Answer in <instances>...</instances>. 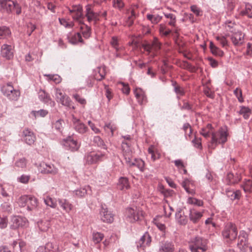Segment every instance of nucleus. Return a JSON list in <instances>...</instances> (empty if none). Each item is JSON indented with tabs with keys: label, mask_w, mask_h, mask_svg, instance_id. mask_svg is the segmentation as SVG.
I'll list each match as a JSON object with an SVG mask.
<instances>
[{
	"label": "nucleus",
	"mask_w": 252,
	"mask_h": 252,
	"mask_svg": "<svg viewBox=\"0 0 252 252\" xmlns=\"http://www.w3.org/2000/svg\"><path fill=\"white\" fill-rule=\"evenodd\" d=\"M1 10L7 14L15 13L19 15L22 13V7L16 0H0Z\"/></svg>",
	"instance_id": "f257e3e1"
},
{
	"label": "nucleus",
	"mask_w": 252,
	"mask_h": 252,
	"mask_svg": "<svg viewBox=\"0 0 252 252\" xmlns=\"http://www.w3.org/2000/svg\"><path fill=\"white\" fill-rule=\"evenodd\" d=\"M228 134L227 130L223 127H220L217 131L212 132L209 147L214 149L218 144H224L227 141Z\"/></svg>",
	"instance_id": "f03ea898"
},
{
	"label": "nucleus",
	"mask_w": 252,
	"mask_h": 252,
	"mask_svg": "<svg viewBox=\"0 0 252 252\" xmlns=\"http://www.w3.org/2000/svg\"><path fill=\"white\" fill-rule=\"evenodd\" d=\"M207 239L197 236L190 242L189 248L191 252H205L207 250Z\"/></svg>",
	"instance_id": "7ed1b4c3"
},
{
	"label": "nucleus",
	"mask_w": 252,
	"mask_h": 252,
	"mask_svg": "<svg viewBox=\"0 0 252 252\" xmlns=\"http://www.w3.org/2000/svg\"><path fill=\"white\" fill-rule=\"evenodd\" d=\"M221 234L224 239H229L231 241L235 240L238 235V229L236 225L231 222L226 223Z\"/></svg>",
	"instance_id": "20e7f679"
},
{
	"label": "nucleus",
	"mask_w": 252,
	"mask_h": 252,
	"mask_svg": "<svg viewBox=\"0 0 252 252\" xmlns=\"http://www.w3.org/2000/svg\"><path fill=\"white\" fill-rule=\"evenodd\" d=\"M142 216V211L137 207L127 208L125 212L126 220L130 222H134L138 220Z\"/></svg>",
	"instance_id": "39448f33"
},
{
	"label": "nucleus",
	"mask_w": 252,
	"mask_h": 252,
	"mask_svg": "<svg viewBox=\"0 0 252 252\" xmlns=\"http://www.w3.org/2000/svg\"><path fill=\"white\" fill-rule=\"evenodd\" d=\"M68 9L72 18L79 23H82L84 18L82 6L80 5H74L71 8H68Z\"/></svg>",
	"instance_id": "423d86ee"
},
{
	"label": "nucleus",
	"mask_w": 252,
	"mask_h": 252,
	"mask_svg": "<svg viewBox=\"0 0 252 252\" xmlns=\"http://www.w3.org/2000/svg\"><path fill=\"white\" fill-rule=\"evenodd\" d=\"M105 158V154L101 152H90L85 156L86 162L89 164H95Z\"/></svg>",
	"instance_id": "0eeeda50"
},
{
	"label": "nucleus",
	"mask_w": 252,
	"mask_h": 252,
	"mask_svg": "<svg viewBox=\"0 0 252 252\" xmlns=\"http://www.w3.org/2000/svg\"><path fill=\"white\" fill-rule=\"evenodd\" d=\"M71 122L73 129L78 133L83 134L88 131L87 126L74 115L72 116Z\"/></svg>",
	"instance_id": "6e6552de"
},
{
	"label": "nucleus",
	"mask_w": 252,
	"mask_h": 252,
	"mask_svg": "<svg viewBox=\"0 0 252 252\" xmlns=\"http://www.w3.org/2000/svg\"><path fill=\"white\" fill-rule=\"evenodd\" d=\"M86 12L84 17H86L89 22H94L96 24L99 21V13L95 12L91 5L88 4L85 6Z\"/></svg>",
	"instance_id": "1a4fd4ad"
},
{
	"label": "nucleus",
	"mask_w": 252,
	"mask_h": 252,
	"mask_svg": "<svg viewBox=\"0 0 252 252\" xmlns=\"http://www.w3.org/2000/svg\"><path fill=\"white\" fill-rule=\"evenodd\" d=\"M38 170L42 174H56L58 170L53 164H48L44 162H41L38 166Z\"/></svg>",
	"instance_id": "9d476101"
},
{
	"label": "nucleus",
	"mask_w": 252,
	"mask_h": 252,
	"mask_svg": "<svg viewBox=\"0 0 252 252\" xmlns=\"http://www.w3.org/2000/svg\"><path fill=\"white\" fill-rule=\"evenodd\" d=\"M0 56L7 60H12L14 57V48L10 45L3 44L1 47Z\"/></svg>",
	"instance_id": "9b49d317"
},
{
	"label": "nucleus",
	"mask_w": 252,
	"mask_h": 252,
	"mask_svg": "<svg viewBox=\"0 0 252 252\" xmlns=\"http://www.w3.org/2000/svg\"><path fill=\"white\" fill-rule=\"evenodd\" d=\"M181 185L189 194L194 195L195 194L194 183L193 181L185 178Z\"/></svg>",
	"instance_id": "f8f14e48"
},
{
	"label": "nucleus",
	"mask_w": 252,
	"mask_h": 252,
	"mask_svg": "<svg viewBox=\"0 0 252 252\" xmlns=\"http://www.w3.org/2000/svg\"><path fill=\"white\" fill-rule=\"evenodd\" d=\"M12 224L11 225V227L12 229H15L27 226L28 220L25 218L15 216L12 218Z\"/></svg>",
	"instance_id": "ddd939ff"
},
{
	"label": "nucleus",
	"mask_w": 252,
	"mask_h": 252,
	"mask_svg": "<svg viewBox=\"0 0 252 252\" xmlns=\"http://www.w3.org/2000/svg\"><path fill=\"white\" fill-rule=\"evenodd\" d=\"M101 220L106 223H111L113 221V215L111 212L108 210L107 208H104L103 207L100 211Z\"/></svg>",
	"instance_id": "4468645a"
},
{
	"label": "nucleus",
	"mask_w": 252,
	"mask_h": 252,
	"mask_svg": "<svg viewBox=\"0 0 252 252\" xmlns=\"http://www.w3.org/2000/svg\"><path fill=\"white\" fill-rule=\"evenodd\" d=\"M23 141L29 145H32L36 139L33 132L29 129H26L23 131Z\"/></svg>",
	"instance_id": "2eb2a0df"
},
{
	"label": "nucleus",
	"mask_w": 252,
	"mask_h": 252,
	"mask_svg": "<svg viewBox=\"0 0 252 252\" xmlns=\"http://www.w3.org/2000/svg\"><path fill=\"white\" fill-rule=\"evenodd\" d=\"M244 35L241 31L233 32L231 35V40L235 46L241 45L244 42Z\"/></svg>",
	"instance_id": "dca6fc26"
},
{
	"label": "nucleus",
	"mask_w": 252,
	"mask_h": 252,
	"mask_svg": "<svg viewBox=\"0 0 252 252\" xmlns=\"http://www.w3.org/2000/svg\"><path fill=\"white\" fill-rule=\"evenodd\" d=\"M174 245L172 242L161 241L159 244V251L160 252H174Z\"/></svg>",
	"instance_id": "f3484780"
},
{
	"label": "nucleus",
	"mask_w": 252,
	"mask_h": 252,
	"mask_svg": "<svg viewBox=\"0 0 252 252\" xmlns=\"http://www.w3.org/2000/svg\"><path fill=\"white\" fill-rule=\"evenodd\" d=\"M241 177L240 174L236 173L235 174L229 172L226 177V183L228 185H234L240 181Z\"/></svg>",
	"instance_id": "a211bd4d"
},
{
	"label": "nucleus",
	"mask_w": 252,
	"mask_h": 252,
	"mask_svg": "<svg viewBox=\"0 0 252 252\" xmlns=\"http://www.w3.org/2000/svg\"><path fill=\"white\" fill-rule=\"evenodd\" d=\"M151 242V237L148 232L144 233L143 235L140 238L138 242H137V248H145L149 246Z\"/></svg>",
	"instance_id": "6ab92c4d"
},
{
	"label": "nucleus",
	"mask_w": 252,
	"mask_h": 252,
	"mask_svg": "<svg viewBox=\"0 0 252 252\" xmlns=\"http://www.w3.org/2000/svg\"><path fill=\"white\" fill-rule=\"evenodd\" d=\"M134 93L139 104L143 105L146 103L147 102V97L144 92L141 88H136Z\"/></svg>",
	"instance_id": "aec40b11"
},
{
	"label": "nucleus",
	"mask_w": 252,
	"mask_h": 252,
	"mask_svg": "<svg viewBox=\"0 0 252 252\" xmlns=\"http://www.w3.org/2000/svg\"><path fill=\"white\" fill-rule=\"evenodd\" d=\"M117 186L118 189L121 190L128 189L130 187L128 179L126 177H121L118 180Z\"/></svg>",
	"instance_id": "412c9836"
},
{
	"label": "nucleus",
	"mask_w": 252,
	"mask_h": 252,
	"mask_svg": "<svg viewBox=\"0 0 252 252\" xmlns=\"http://www.w3.org/2000/svg\"><path fill=\"white\" fill-rule=\"evenodd\" d=\"M27 206V210L29 212L36 210L38 206L37 199L33 196L29 195Z\"/></svg>",
	"instance_id": "4be33fe9"
},
{
	"label": "nucleus",
	"mask_w": 252,
	"mask_h": 252,
	"mask_svg": "<svg viewBox=\"0 0 252 252\" xmlns=\"http://www.w3.org/2000/svg\"><path fill=\"white\" fill-rule=\"evenodd\" d=\"M38 97L44 103L49 104L51 106L54 105V102L52 100L50 95L44 91L40 90L39 92Z\"/></svg>",
	"instance_id": "5701e85b"
},
{
	"label": "nucleus",
	"mask_w": 252,
	"mask_h": 252,
	"mask_svg": "<svg viewBox=\"0 0 252 252\" xmlns=\"http://www.w3.org/2000/svg\"><path fill=\"white\" fill-rule=\"evenodd\" d=\"M189 211V220L193 223H197L203 216L202 213L198 212L193 209H190Z\"/></svg>",
	"instance_id": "b1692460"
},
{
	"label": "nucleus",
	"mask_w": 252,
	"mask_h": 252,
	"mask_svg": "<svg viewBox=\"0 0 252 252\" xmlns=\"http://www.w3.org/2000/svg\"><path fill=\"white\" fill-rule=\"evenodd\" d=\"M176 220L181 225H186L188 221L187 217L185 216L182 210L179 209L175 214Z\"/></svg>",
	"instance_id": "393cba45"
},
{
	"label": "nucleus",
	"mask_w": 252,
	"mask_h": 252,
	"mask_svg": "<svg viewBox=\"0 0 252 252\" xmlns=\"http://www.w3.org/2000/svg\"><path fill=\"white\" fill-rule=\"evenodd\" d=\"M225 192L227 196L231 200H239L241 196V192L240 190H233L226 189Z\"/></svg>",
	"instance_id": "a878e982"
},
{
	"label": "nucleus",
	"mask_w": 252,
	"mask_h": 252,
	"mask_svg": "<svg viewBox=\"0 0 252 252\" xmlns=\"http://www.w3.org/2000/svg\"><path fill=\"white\" fill-rule=\"evenodd\" d=\"M60 207L66 212H69L72 209V205L65 199H59L58 200Z\"/></svg>",
	"instance_id": "bb28decb"
},
{
	"label": "nucleus",
	"mask_w": 252,
	"mask_h": 252,
	"mask_svg": "<svg viewBox=\"0 0 252 252\" xmlns=\"http://www.w3.org/2000/svg\"><path fill=\"white\" fill-rule=\"evenodd\" d=\"M81 26H80V31L83 37L85 38H88L90 37L91 34V27L85 24L83 21L82 23H80Z\"/></svg>",
	"instance_id": "cd10ccee"
},
{
	"label": "nucleus",
	"mask_w": 252,
	"mask_h": 252,
	"mask_svg": "<svg viewBox=\"0 0 252 252\" xmlns=\"http://www.w3.org/2000/svg\"><path fill=\"white\" fill-rule=\"evenodd\" d=\"M64 125V121L60 119L52 123V128L56 130L57 132L62 133Z\"/></svg>",
	"instance_id": "c85d7f7f"
},
{
	"label": "nucleus",
	"mask_w": 252,
	"mask_h": 252,
	"mask_svg": "<svg viewBox=\"0 0 252 252\" xmlns=\"http://www.w3.org/2000/svg\"><path fill=\"white\" fill-rule=\"evenodd\" d=\"M58 102L61 103L63 105L69 107V108H75L72 104L70 98L66 94H64L63 96L59 98Z\"/></svg>",
	"instance_id": "c756f323"
},
{
	"label": "nucleus",
	"mask_w": 252,
	"mask_h": 252,
	"mask_svg": "<svg viewBox=\"0 0 252 252\" xmlns=\"http://www.w3.org/2000/svg\"><path fill=\"white\" fill-rule=\"evenodd\" d=\"M16 90V89H14L11 83H7L3 85L1 88L2 93L7 97H8V94H11L13 91Z\"/></svg>",
	"instance_id": "7c9ffc66"
},
{
	"label": "nucleus",
	"mask_w": 252,
	"mask_h": 252,
	"mask_svg": "<svg viewBox=\"0 0 252 252\" xmlns=\"http://www.w3.org/2000/svg\"><path fill=\"white\" fill-rule=\"evenodd\" d=\"M240 15L246 16L249 18H252V4L250 3H246L245 9L241 11Z\"/></svg>",
	"instance_id": "2f4dec72"
},
{
	"label": "nucleus",
	"mask_w": 252,
	"mask_h": 252,
	"mask_svg": "<svg viewBox=\"0 0 252 252\" xmlns=\"http://www.w3.org/2000/svg\"><path fill=\"white\" fill-rule=\"evenodd\" d=\"M93 143L97 147L101 149L107 150V147L103 139L99 136H95L93 138Z\"/></svg>",
	"instance_id": "473e14b6"
},
{
	"label": "nucleus",
	"mask_w": 252,
	"mask_h": 252,
	"mask_svg": "<svg viewBox=\"0 0 252 252\" xmlns=\"http://www.w3.org/2000/svg\"><path fill=\"white\" fill-rule=\"evenodd\" d=\"M26 243L22 241L18 242L14 241L12 244L13 252H22V249L25 247Z\"/></svg>",
	"instance_id": "72a5a7b5"
},
{
	"label": "nucleus",
	"mask_w": 252,
	"mask_h": 252,
	"mask_svg": "<svg viewBox=\"0 0 252 252\" xmlns=\"http://www.w3.org/2000/svg\"><path fill=\"white\" fill-rule=\"evenodd\" d=\"M68 39L69 42L72 44H75L78 42H83V39L80 32H77L74 35L68 37Z\"/></svg>",
	"instance_id": "f704fd0d"
},
{
	"label": "nucleus",
	"mask_w": 252,
	"mask_h": 252,
	"mask_svg": "<svg viewBox=\"0 0 252 252\" xmlns=\"http://www.w3.org/2000/svg\"><path fill=\"white\" fill-rule=\"evenodd\" d=\"M50 221L47 220H41L37 222V226L41 231H46L50 227Z\"/></svg>",
	"instance_id": "c9c22d12"
},
{
	"label": "nucleus",
	"mask_w": 252,
	"mask_h": 252,
	"mask_svg": "<svg viewBox=\"0 0 252 252\" xmlns=\"http://www.w3.org/2000/svg\"><path fill=\"white\" fill-rule=\"evenodd\" d=\"M66 143L71 151H77L80 147V145L77 141L72 139L68 140Z\"/></svg>",
	"instance_id": "e433bc0d"
},
{
	"label": "nucleus",
	"mask_w": 252,
	"mask_h": 252,
	"mask_svg": "<svg viewBox=\"0 0 252 252\" xmlns=\"http://www.w3.org/2000/svg\"><path fill=\"white\" fill-rule=\"evenodd\" d=\"M147 18L150 20L152 24H157L162 19V16L159 15L147 14Z\"/></svg>",
	"instance_id": "4c0bfd02"
},
{
	"label": "nucleus",
	"mask_w": 252,
	"mask_h": 252,
	"mask_svg": "<svg viewBox=\"0 0 252 252\" xmlns=\"http://www.w3.org/2000/svg\"><path fill=\"white\" fill-rule=\"evenodd\" d=\"M90 189V187L87 186L85 188H80L74 191L75 194L78 197H84L88 192V189Z\"/></svg>",
	"instance_id": "58836bf2"
},
{
	"label": "nucleus",
	"mask_w": 252,
	"mask_h": 252,
	"mask_svg": "<svg viewBox=\"0 0 252 252\" xmlns=\"http://www.w3.org/2000/svg\"><path fill=\"white\" fill-rule=\"evenodd\" d=\"M245 192H252V180H246L243 185L241 186Z\"/></svg>",
	"instance_id": "ea45409f"
},
{
	"label": "nucleus",
	"mask_w": 252,
	"mask_h": 252,
	"mask_svg": "<svg viewBox=\"0 0 252 252\" xmlns=\"http://www.w3.org/2000/svg\"><path fill=\"white\" fill-rule=\"evenodd\" d=\"M135 18H136V14L134 12V10H132L130 12V15L128 16V17L126 18V24L128 27L131 26L134 23V21Z\"/></svg>",
	"instance_id": "a19ab883"
},
{
	"label": "nucleus",
	"mask_w": 252,
	"mask_h": 252,
	"mask_svg": "<svg viewBox=\"0 0 252 252\" xmlns=\"http://www.w3.org/2000/svg\"><path fill=\"white\" fill-rule=\"evenodd\" d=\"M163 14L166 18L170 20L168 22V25L171 26L175 27L176 22V16L172 13H163Z\"/></svg>",
	"instance_id": "79ce46f5"
},
{
	"label": "nucleus",
	"mask_w": 252,
	"mask_h": 252,
	"mask_svg": "<svg viewBox=\"0 0 252 252\" xmlns=\"http://www.w3.org/2000/svg\"><path fill=\"white\" fill-rule=\"evenodd\" d=\"M187 203L189 204H192L197 206H202L203 205V202L202 200L191 197L188 198Z\"/></svg>",
	"instance_id": "37998d69"
},
{
	"label": "nucleus",
	"mask_w": 252,
	"mask_h": 252,
	"mask_svg": "<svg viewBox=\"0 0 252 252\" xmlns=\"http://www.w3.org/2000/svg\"><path fill=\"white\" fill-rule=\"evenodd\" d=\"M11 34L10 29L5 26L0 27V38H4Z\"/></svg>",
	"instance_id": "c03bdc74"
},
{
	"label": "nucleus",
	"mask_w": 252,
	"mask_h": 252,
	"mask_svg": "<svg viewBox=\"0 0 252 252\" xmlns=\"http://www.w3.org/2000/svg\"><path fill=\"white\" fill-rule=\"evenodd\" d=\"M20 95V91L18 90H16V91H13L11 94H8V97L7 98L11 101H17L18 100Z\"/></svg>",
	"instance_id": "a18cd8bd"
},
{
	"label": "nucleus",
	"mask_w": 252,
	"mask_h": 252,
	"mask_svg": "<svg viewBox=\"0 0 252 252\" xmlns=\"http://www.w3.org/2000/svg\"><path fill=\"white\" fill-rule=\"evenodd\" d=\"M104 237V235L100 232H93V241L95 244H97L101 241Z\"/></svg>",
	"instance_id": "49530a36"
},
{
	"label": "nucleus",
	"mask_w": 252,
	"mask_h": 252,
	"mask_svg": "<svg viewBox=\"0 0 252 252\" xmlns=\"http://www.w3.org/2000/svg\"><path fill=\"white\" fill-rule=\"evenodd\" d=\"M29 195H23L20 197L17 200L19 206L21 207H24L27 206V201H28Z\"/></svg>",
	"instance_id": "de8ad7c7"
},
{
	"label": "nucleus",
	"mask_w": 252,
	"mask_h": 252,
	"mask_svg": "<svg viewBox=\"0 0 252 252\" xmlns=\"http://www.w3.org/2000/svg\"><path fill=\"white\" fill-rule=\"evenodd\" d=\"M98 69V72L99 73V75L100 76L99 78H98L97 75H96L95 79L97 81H101L103 80L105 76L106 73H105V67L104 66H100L98 67L97 68Z\"/></svg>",
	"instance_id": "09e8293b"
},
{
	"label": "nucleus",
	"mask_w": 252,
	"mask_h": 252,
	"mask_svg": "<svg viewBox=\"0 0 252 252\" xmlns=\"http://www.w3.org/2000/svg\"><path fill=\"white\" fill-rule=\"evenodd\" d=\"M26 165L27 160L24 158L19 159L15 163V166L21 168H25Z\"/></svg>",
	"instance_id": "8fccbe9b"
},
{
	"label": "nucleus",
	"mask_w": 252,
	"mask_h": 252,
	"mask_svg": "<svg viewBox=\"0 0 252 252\" xmlns=\"http://www.w3.org/2000/svg\"><path fill=\"white\" fill-rule=\"evenodd\" d=\"M240 114L243 115L245 119H247L249 118L250 115V109L246 107H242L240 110Z\"/></svg>",
	"instance_id": "3c124183"
},
{
	"label": "nucleus",
	"mask_w": 252,
	"mask_h": 252,
	"mask_svg": "<svg viewBox=\"0 0 252 252\" xmlns=\"http://www.w3.org/2000/svg\"><path fill=\"white\" fill-rule=\"evenodd\" d=\"M110 44L112 46V47L116 49L117 51H120L121 50H122V48H119L118 47V38L116 37L113 36L112 37L110 41Z\"/></svg>",
	"instance_id": "603ef678"
},
{
	"label": "nucleus",
	"mask_w": 252,
	"mask_h": 252,
	"mask_svg": "<svg viewBox=\"0 0 252 252\" xmlns=\"http://www.w3.org/2000/svg\"><path fill=\"white\" fill-rule=\"evenodd\" d=\"M190 10L196 16H200L202 15V11L196 5H192L190 7Z\"/></svg>",
	"instance_id": "864d4df0"
},
{
	"label": "nucleus",
	"mask_w": 252,
	"mask_h": 252,
	"mask_svg": "<svg viewBox=\"0 0 252 252\" xmlns=\"http://www.w3.org/2000/svg\"><path fill=\"white\" fill-rule=\"evenodd\" d=\"M44 201L45 203L48 206H50L52 208H55L56 207V203L54 202V200L49 197L47 196L44 199Z\"/></svg>",
	"instance_id": "5fc2aeb1"
},
{
	"label": "nucleus",
	"mask_w": 252,
	"mask_h": 252,
	"mask_svg": "<svg viewBox=\"0 0 252 252\" xmlns=\"http://www.w3.org/2000/svg\"><path fill=\"white\" fill-rule=\"evenodd\" d=\"M136 166L142 172H143L145 170V162L144 161L140 158L136 159Z\"/></svg>",
	"instance_id": "6e6d98bb"
},
{
	"label": "nucleus",
	"mask_w": 252,
	"mask_h": 252,
	"mask_svg": "<svg viewBox=\"0 0 252 252\" xmlns=\"http://www.w3.org/2000/svg\"><path fill=\"white\" fill-rule=\"evenodd\" d=\"M45 76H47L49 80L53 81L56 84L60 83L62 80L61 77L57 74H48L45 75Z\"/></svg>",
	"instance_id": "4d7b16f0"
},
{
	"label": "nucleus",
	"mask_w": 252,
	"mask_h": 252,
	"mask_svg": "<svg viewBox=\"0 0 252 252\" xmlns=\"http://www.w3.org/2000/svg\"><path fill=\"white\" fill-rule=\"evenodd\" d=\"M124 5L123 0H113V6L115 8L121 10L124 7Z\"/></svg>",
	"instance_id": "13d9d810"
},
{
	"label": "nucleus",
	"mask_w": 252,
	"mask_h": 252,
	"mask_svg": "<svg viewBox=\"0 0 252 252\" xmlns=\"http://www.w3.org/2000/svg\"><path fill=\"white\" fill-rule=\"evenodd\" d=\"M183 104L180 107L181 110H187L188 111H193L192 106L189 103V102L186 101L185 100H182Z\"/></svg>",
	"instance_id": "bf43d9fd"
},
{
	"label": "nucleus",
	"mask_w": 252,
	"mask_h": 252,
	"mask_svg": "<svg viewBox=\"0 0 252 252\" xmlns=\"http://www.w3.org/2000/svg\"><path fill=\"white\" fill-rule=\"evenodd\" d=\"M31 176L30 175H26L25 174L22 175L20 177L18 178V181L23 184H27L30 179Z\"/></svg>",
	"instance_id": "052dcab7"
},
{
	"label": "nucleus",
	"mask_w": 252,
	"mask_h": 252,
	"mask_svg": "<svg viewBox=\"0 0 252 252\" xmlns=\"http://www.w3.org/2000/svg\"><path fill=\"white\" fill-rule=\"evenodd\" d=\"M43 247L44 248H46V251L47 252H58L57 250L54 248L52 243H48L45 245V246Z\"/></svg>",
	"instance_id": "680f3d73"
},
{
	"label": "nucleus",
	"mask_w": 252,
	"mask_h": 252,
	"mask_svg": "<svg viewBox=\"0 0 252 252\" xmlns=\"http://www.w3.org/2000/svg\"><path fill=\"white\" fill-rule=\"evenodd\" d=\"M234 94L236 95V96L237 97L238 100L240 102H242L243 101V99L242 98V91L241 89L236 88L234 91Z\"/></svg>",
	"instance_id": "e2e57ef3"
},
{
	"label": "nucleus",
	"mask_w": 252,
	"mask_h": 252,
	"mask_svg": "<svg viewBox=\"0 0 252 252\" xmlns=\"http://www.w3.org/2000/svg\"><path fill=\"white\" fill-rule=\"evenodd\" d=\"M204 93L207 97L209 98H214L215 97L214 93L211 91L210 88L208 87H206L204 89Z\"/></svg>",
	"instance_id": "0e129e2a"
},
{
	"label": "nucleus",
	"mask_w": 252,
	"mask_h": 252,
	"mask_svg": "<svg viewBox=\"0 0 252 252\" xmlns=\"http://www.w3.org/2000/svg\"><path fill=\"white\" fill-rule=\"evenodd\" d=\"M73 97L79 103L82 105H85L86 103V100L85 98L81 97L78 94H73Z\"/></svg>",
	"instance_id": "69168bd1"
},
{
	"label": "nucleus",
	"mask_w": 252,
	"mask_h": 252,
	"mask_svg": "<svg viewBox=\"0 0 252 252\" xmlns=\"http://www.w3.org/2000/svg\"><path fill=\"white\" fill-rule=\"evenodd\" d=\"M8 220L6 217H1L0 216V228H5L7 225Z\"/></svg>",
	"instance_id": "338daca9"
},
{
	"label": "nucleus",
	"mask_w": 252,
	"mask_h": 252,
	"mask_svg": "<svg viewBox=\"0 0 252 252\" xmlns=\"http://www.w3.org/2000/svg\"><path fill=\"white\" fill-rule=\"evenodd\" d=\"M174 91L177 95H184L185 94L184 89L180 86L175 87Z\"/></svg>",
	"instance_id": "774afa93"
}]
</instances>
